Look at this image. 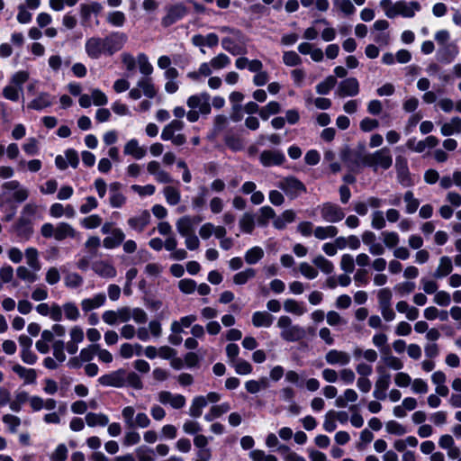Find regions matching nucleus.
I'll use <instances>...</instances> for the list:
<instances>
[{"mask_svg": "<svg viewBox=\"0 0 461 461\" xmlns=\"http://www.w3.org/2000/svg\"><path fill=\"white\" fill-rule=\"evenodd\" d=\"M13 228L21 241L28 240L33 232L32 221L24 220L20 217Z\"/></svg>", "mask_w": 461, "mask_h": 461, "instance_id": "nucleus-23", "label": "nucleus"}, {"mask_svg": "<svg viewBox=\"0 0 461 461\" xmlns=\"http://www.w3.org/2000/svg\"><path fill=\"white\" fill-rule=\"evenodd\" d=\"M382 237L384 246L389 249L396 247L400 242V237L395 231H384Z\"/></svg>", "mask_w": 461, "mask_h": 461, "instance_id": "nucleus-62", "label": "nucleus"}, {"mask_svg": "<svg viewBox=\"0 0 461 461\" xmlns=\"http://www.w3.org/2000/svg\"><path fill=\"white\" fill-rule=\"evenodd\" d=\"M312 263L324 274H331L334 271V265L331 261L321 255L313 258Z\"/></svg>", "mask_w": 461, "mask_h": 461, "instance_id": "nucleus-47", "label": "nucleus"}, {"mask_svg": "<svg viewBox=\"0 0 461 461\" xmlns=\"http://www.w3.org/2000/svg\"><path fill=\"white\" fill-rule=\"evenodd\" d=\"M277 450L282 455L285 461H306L303 456L293 451L286 445L278 446Z\"/></svg>", "mask_w": 461, "mask_h": 461, "instance_id": "nucleus-49", "label": "nucleus"}, {"mask_svg": "<svg viewBox=\"0 0 461 461\" xmlns=\"http://www.w3.org/2000/svg\"><path fill=\"white\" fill-rule=\"evenodd\" d=\"M163 194L167 204L174 206L179 203L181 200L180 191L172 185H167L163 188Z\"/></svg>", "mask_w": 461, "mask_h": 461, "instance_id": "nucleus-40", "label": "nucleus"}, {"mask_svg": "<svg viewBox=\"0 0 461 461\" xmlns=\"http://www.w3.org/2000/svg\"><path fill=\"white\" fill-rule=\"evenodd\" d=\"M93 271L102 278H113L117 275L114 266L107 260H97L92 264Z\"/></svg>", "mask_w": 461, "mask_h": 461, "instance_id": "nucleus-19", "label": "nucleus"}, {"mask_svg": "<svg viewBox=\"0 0 461 461\" xmlns=\"http://www.w3.org/2000/svg\"><path fill=\"white\" fill-rule=\"evenodd\" d=\"M264 249L259 246H254L245 252L244 260L249 265H256L264 258Z\"/></svg>", "mask_w": 461, "mask_h": 461, "instance_id": "nucleus-36", "label": "nucleus"}, {"mask_svg": "<svg viewBox=\"0 0 461 461\" xmlns=\"http://www.w3.org/2000/svg\"><path fill=\"white\" fill-rule=\"evenodd\" d=\"M325 361L330 366H346L350 363L351 357L346 351L330 349L325 355Z\"/></svg>", "mask_w": 461, "mask_h": 461, "instance_id": "nucleus-18", "label": "nucleus"}, {"mask_svg": "<svg viewBox=\"0 0 461 461\" xmlns=\"http://www.w3.org/2000/svg\"><path fill=\"white\" fill-rule=\"evenodd\" d=\"M83 277L77 273H68L64 277V284L68 288H78L83 285Z\"/></svg>", "mask_w": 461, "mask_h": 461, "instance_id": "nucleus-55", "label": "nucleus"}, {"mask_svg": "<svg viewBox=\"0 0 461 461\" xmlns=\"http://www.w3.org/2000/svg\"><path fill=\"white\" fill-rule=\"evenodd\" d=\"M136 456L139 461H154V451L153 449L146 447L140 446L136 449Z\"/></svg>", "mask_w": 461, "mask_h": 461, "instance_id": "nucleus-64", "label": "nucleus"}, {"mask_svg": "<svg viewBox=\"0 0 461 461\" xmlns=\"http://www.w3.org/2000/svg\"><path fill=\"white\" fill-rule=\"evenodd\" d=\"M36 312L41 316H49L54 321L62 320L61 307L52 303L50 305L46 303H41L36 306Z\"/></svg>", "mask_w": 461, "mask_h": 461, "instance_id": "nucleus-20", "label": "nucleus"}, {"mask_svg": "<svg viewBox=\"0 0 461 461\" xmlns=\"http://www.w3.org/2000/svg\"><path fill=\"white\" fill-rule=\"evenodd\" d=\"M452 270H453L452 259L447 256H442L439 258L438 267L436 268V270L433 273V277L435 279L444 278V277L447 276L448 275H450Z\"/></svg>", "mask_w": 461, "mask_h": 461, "instance_id": "nucleus-28", "label": "nucleus"}, {"mask_svg": "<svg viewBox=\"0 0 461 461\" xmlns=\"http://www.w3.org/2000/svg\"><path fill=\"white\" fill-rule=\"evenodd\" d=\"M284 309L285 312L294 313L298 316H301L306 312V309L303 306V304L294 299H286L284 303Z\"/></svg>", "mask_w": 461, "mask_h": 461, "instance_id": "nucleus-48", "label": "nucleus"}, {"mask_svg": "<svg viewBox=\"0 0 461 461\" xmlns=\"http://www.w3.org/2000/svg\"><path fill=\"white\" fill-rule=\"evenodd\" d=\"M106 296L104 293L95 294L93 297L85 298L81 301V308L84 312H89L104 305Z\"/></svg>", "mask_w": 461, "mask_h": 461, "instance_id": "nucleus-24", "label": "nucleus"}, {"mask_svg": "<svg viewBox=\"0 0 461 461\" xmlns=\"http://www.w3.org/2000/svg\"><path fill=\"white\" fill-rule=\"evenodd\" d=\"M106 21L113 26L122 27L126 21L124 13L121 11L110 12L107 14Z\"/></svg>", "mask_w": 461, "mask_h": 461, "instance_id": "nucleus-52", "label": "nucleus"}, {"mask_svg": "<svg viewBox=\"0 0 461 461\" xmlns=\"http://www.w3.org/2000/svg\"><path fill=\"white\" fill-rule=\"evenodd\" d=\"M102 217L98 214L89 215L81 221V225L87 230L99 227L102 224Z\"/></svg>", "mask_w": 461, "mask_h": 461, "instance_id": "nucleus-63", "label": "nucleus"}, {"mask_svg": "<svg viewBox=\"0 0 461 461\" xmlns=\"http://www.w3.org/2000/svg\"><path fill=\"white\" fill-rule=\"evenodd\" d=\"M96 350H98V344H91L82 348L78 356L82 359L83 363H89L96 355Z\"/></svg>", "mask_w": 461, "mask_h": 461, "instance_id": "nucleus-58", "label": "nucleus"}, {"mask_svg": "<svg viewBox=\"0 0 461 461\" xmlns=\"http://www.w3.org/2000/svg\"><path fill=\"white\" fill-rule=\"evenodd\" d=\"M25 258L28 266L34 271L41 269L39 252L37 249L30 247L25 249Z\"/></svg>", "mask_w": 461, "mask_h": 461, "instance_id": "nucleus-43", "label": "nucleus"}, {"mask_svg": "<svg viewBox=\"0 0 461 461\" xmlns=\"http://www.w3.org/2000/svg\"><path fill=\"white\" fill-rule=\"evenodd\" d=\"M322 220L326 222L336 223L345 217L344 210L337 203L326 202L317 207Z\"/></svg>", "mask_w": 461, "mask_h": 461, "instance_id": "nucleus-8", "label": "nucleus"}, {"mask_svg": "<svg viewBox=\"0 0 461 461\" xmlns=\"http://www.w3.org/2000/svg\"><path fill=\"white\" fill-rule=\"evenodd\" d=\"M98 382L103 386L122 387L125 385V371L119 369L104 375L98 378Z\"/></svg>", "mask_w": 461, "mask_h": 461, "instance_id": "nucleus-16", "label": "nucleus"}, {"mask_svg": "<svg viewBox=\"0 0 461 461\" xmlns=\"http://www.w3.org/2000/svg\"><path fill=\"white\" fill-rule=\"evenodd\" d=\"M275 216L276 212L270 206H263L259 210L258 222L259 225L266 226L267 221L271 219H274Z\"/></svg>", "mask_w": 461, "mask_h": 461, "instance_id": "nucleus-60", "label": "nucleus"}, {"mask_svg": "<svg viewBox=\"0 0 461 461\" xmlns=\"http://www.w3.org/2000/svg\"><path fill=\"white\" fill-rule=\"evenodd\" d=\"M395 168L400 184L402 185H409L410 177L407 159L401 156L397 157L395 160Z\"/></svg>", "mask_w": 461, "mask_h": 461, "instance_id": "nucleus-27", "label": "nucleus"}, {"mask_svg": "<svg viewBox=\"0 0 461 461\" xmlns=\"http://www.w3.org/2000/svg\"><path fill=\"white\" fill-rule=\"evenodd\" d=\"M186 105L189 108L186 113L188 122H195L200 116H207L211 113V95L207 92L192 95L187 98Z\"/></svg>", "mask_w": 461, "mask_h": 461, "instance_id": "nucleus-2", "label": "nucleus"}, {"mask_svg": "<svg viewBox=\"0 0 461 461\" xmlns=\"http://www.w3.org/2000/svg\"><path fill=\"white\" fill-rule=\"evenodd\" d=\"M240 228L242 232L245 233H252L255 228V221L253 214L249 212H246L242 215V217L240 219Z\"/></svg>", "mask_w": 461, "mask_h": 461, "instance_id": "nucleus-50", "label": "nucleus"}, {"mask_svg": "<svg viewBox=\"0 0 461 461\" xmlns=\"http://www.w3.org/2000/svg\"><path fill=\"white\" fill-rule=\"evenodd\" d=\"M420 5L416 2H405V1H397L395 2V12L394 17L401 15L404 18H412L415 16L416 13L420 11Z\"/></svg>", "mask_w": 461, "mask_h": 461, "instance_id": "nucleus-15", "label": "nucleus"}, {"mask_svg": "<svg viewBox=\"0 0 461 461\" xmlns=\"http://www.w3.org/2000/svg\"><path fill=\"white\" fill-rule=\"evenodd\" d=\"M241 44H244L243 36L240 41H239L236 36L225 37L221 40V47L223 50L233 56L244 54L246 52L245 47L241 46Z\"/></svg>", "mask_w": 461, "mask_h": 461, "instance_id": "nucleus-21", "label": "nucleus"}, {"mask_svg": "<svg viewBox=\"0 0 461 461\" xmlns=\"http://www.w3.org/2000/svg\"><path fill=\"white\" fill-rule=\"evenodd\" d=\"M61 307V313L64 312L65 318L71 321H76L80 317L79 310L73 302L65 303Z\"/></svg>", "mask_w": 461, "mask_h": 461, "instance_id": "nucleus-44", "label": "nucleus"}, {"mask_svg": "<svg viewBox=\"0 0 461 461\" xmlns=\"http://www.w3.org/2000/svg\"><path fill=\"white\" fill-rule=\"evenodd\" d=\"M185 122L182 120H172L162 130L160 138L170 140L175 146H182L186 142V137L180 131L184 129Z\"/></svg>", "mask_w": 461, "mask_h": 461, "instance_id": "nucleus-5", "label": "nucleus"}, {"mask_svg": "<svg viewBox=\"0 0 461 461\" xmlns=\"http://www.w3.org/2000/svg\"><path fill=\"white\" fill-rule=\"evenodd\" d=\"M338 233L339 230L334 225L317 226L313 231L314 237L320 240L335 238Z\"/></svg>", "mask_w": 461, "mask_h": 461, "instance_id": "nucleus-34", "label": "nucleus"}, {"mask_svg": "<svg viewBox=\"0 0 461 461\" xmlns=\"http://www.w3.org/2000/svg\"><path fill=\"white\" fill-rule=\"evenodd\" d=\"M16 275L21 280L31 284L38 280L37 274L31 271L29 268L23 266H20L17 267Z\"/></svg>", "mask_w": 461, "mask_h": 461, "instance_id": "nucleus-54", "label": "nucleus"}, {"mask_svg": "<svg viewBox=\"0 0 461 461\" xmlns=\"http://www.w3.org/2000/svg\"><path fill=\"white\" fill-rule=\"evenodd\" d=\"M151 215L148 210H142L139 213L130 217L127 220V224L131 230L141 233L145 230L149 224Z\"/></svg>", "mask_w": 461, "mask_h": 461, "instance_id": "nucleus-13", "label": "nucleus"}, {"mask_svg": "<svg viewBox=\"0 0 461 461\" xmlns=\"http://www.w3.org/2000/svg\"><path fill=\"white\" fill-rule=\"evenodd\" d=\"M376 372L378 373V376L375 383L373 396L376 400L384 401L387 396L386 391L391 384V375L386 371L384 366H377Z\"/></svg>", "mask_w": 461, "mask_h": 461, "instance_id": "nucleus-9", "label": "nucleus"}, {"mask_svg": "<svg viewBox=\"0 0 461 461\" xmlns=\"http://www.w3.org/2000/svg\"><path fill=\"white\" fill-rule=\"evenodd\" d=\"M276 325L281 330L280 337L285 341H299L305 336L304 329L299 325H294L289 316H280Z\"/></svg>", "mask_w": 461, "mask_h": 461, "instance_id": "nucleus-4", "label": "nucleus"}, {"mask_svg": "<svg viewBox=\"0 0 461 461\" xmlns=\"http://www.w3.org/2000/svg\"><path fill=\"white\" fill-rule=\"evenodd\" d=\"M392 292L389 288H382L377 292V300L379 303V308H384L386 306H390L392 301Z\"/></svg>", "mask_w": 461, "mask_h": 461, "instance_id": "nucleus-61", "label": "nucleus"}, {"mask_svg": "<svg viewBox=\"0 0 461 461\" xmlns=\"http://www.w3.org/2000/svg\"><path fill=\"white\" fill-rule=\"evenodd\" d=\"M230 64V59L224 53H220L210 60V65L215 70L227 68Z\"/></svg>", "mask_w": 461, "mask_h": 461, "instance_id": "nucleus-53", "label": "nucleus"}, {"mask_svg": "<svg viewBox=\"0 0 461 461\" xmlns=\"http://www.w3.org/2000/svg\"><path fill=\"white\" fill-rule=\"evenodd\" d=\"M137 86L140 89L141 94L147 98L152 99L158 94V90L150 77H140L137 82Z\"/></svg>", "mask_w": 461, "mask_h": 461, "instance_id": "nucleus-29", "label": "nucleus"}, {"mask_svg": "<svg viewBox=\"0 0 461 461\" xmlns=\"http://www.w3.org/2000/svg\"><path fill=\"white\" fill-rule=\"evenodd\" d=\"M259 161L264 167L280 166L285 161V156L281 150H263L259 156Z\"/></svg>", "mask_w": 461, "mask_h": 461, "instance_id": "nucleus-14", "label": "nucleus"}, {"mask_svg": "<svg viewBox=\"0 0 461 461\" xmlns=\"http://www.w3.org/2000/svg\"><path fill=\"white\" fill-rule=\"evenodd\" d=\"M137 64L139 66L140 72L143 77H150V75L153 73V66L149 62L148 56L145 53L138 54Z\"/></svg>", "mask_w": 461, "mask_h": 461, "instance_id": "nucleus-42", "label": "nucleus"}, {"mask_svg": "<svg viewBox=\"0 0 461 461\" xmlns=\"http://www.w3.org/2000/svg\"><path fill=\"white\" fill-rule=\"evenodd\" d=\"M277 186L283 190L290 199H295L306 193L304 184L294 176L285 177L279 181Z\"/></svg>", "mask_w": 461, "mask_h": 461, "instance_id": "nucleus-10", "label": "nucleus"}, {"mask_svg": "<svg viewBox=\"0 0 461 461\" xmlns=\"http://www.w3.org/2000/svg\"><path fill=\"white\" fill-rule=\"evenodd\" d=\"M125 240V234L120 228H113L111 236H107L103 240V245L107 249H113L119 247Z\"/></svg>", "mask_w": 461, "mask_h": 461, "instance_id": "nucleus-25", "label": "nucleus"}, {"mask_svg": "<svg viewBox=\"0 0 461 461\" xmlns=\"http://www.w3.org/2000/svg\"><path fill=\"white\" fill-rule=\"evenodd\" d=\"M337 84V78L334 76H328L323 81L316 86V92L319 95H328Z\"/></svg>", "mask_w": 461, "mask_h": 461, "instance_id": "nucleus-46", "label": "nucleus"}, {"mask_svg": "<svg viewBox=\"0 0 461 461\" xmlns=\"http://www.w3.org/2000/svg\"><path fill=\"white\" fill-rule=\"evenodd\" d=\"M122 416L128 429H146L151 421L145 412H139L135 415V409L132 406H126L122 411Z\"/></svg>", "mask_w": 461, "mask_h": 461, "instance_id": "nucleus-6", "label": "nucleus"}, {"mask_svg": "<svg viewBox=\"0 0 461 461\" xmlns=\"http://www.w3.org/2000/svg\"><path fill=\"white\" fill-rule=\"evenodd\" d=\"M54 101V97L51 96L50 94L46 92H42L39 94L37 97H35L33 100H32L29 104L28 108L33 109L36 111H41L44 108H47L52 104Z\"/></svg>", "mask_w": 461, "mask_h": 461, "instance_id": "nucleus-30", "label": "nucleus"}, {"mask_svg": "<svg viewBox=\"0 0 461 461\" xmlns=\"http://www.w3.org/2000/svg\"><path fill=\"white\" fill-rule=\"evenodd\" d=\"M256 270L252 267H247L244 270L238 272L233 276V283L238 285H242L256 276Z\"/></svg>", "mask_w": 461, "mask_h": 461, "instance_id": "nucleus-41", "label": "nucleus"}, {"mask_svg": "<svg viewBox=\"0 0 461 461\" xmlns=\"http://www.w3.org/2000/svg\"><path fill=\"white\" fill-rule=\"evenodd\" d=\"M281 111V105L278 102L271 101L259 110V116L267 121L271 115L277 114Z\"/></svg>", "mask_w": 461, "mask_h": 461, "instance_id": "nucleus-45", "label": "nucleus"}, {"mask_svg": "<svg viewBox=\"0 0 461 461\" xmlns=\"http://www.w3.org/2000/svg\"><path fill=\"white\" fill-rule=\"evenodd\" d=\"M381 359L389 369L398 371L403 368V362L399 357L392 355L389 348L383 354Z\"/></svg>", "mask_w": 461, "mask_h": 461, "instance_id": "nucleus-38", "label": "nucleus"}, {"mask_svg": "<svg viewBox=\"0 0 461 461\" xmlns=\"http://www.w3.org/2000/svg\"><path fill=\"white\" fill-rule=\"evenodd\" d=\"M78 231H77V230L68 222L61 221L55 225L54 240L57 241H62L68 238L76 239Z\"/></svg>", "mask_w": 461, "mask_h": 461, "instance_id": "nucleus-22", "label": "nucleus"}, {"mask_svg": "<svg viewBox=\"0 0 461 461\" xmlns=\"http://www.w3.org/2000/svg\"><path fill=\"white\" fill-rule=\"evenodd\" d=\"M12 370L24 381L26 384H32L36 382L37 373L32 368H26L20 364L13 366Z\"/></svg>", "mask_w": 461, "mask_h": 461, "instance_id": "nucleus-31", "label": "nucleus"}, {"mask_svg": "<svg viewBox=\"0 0 461 461\" xmlns=\"http://www.w3.org/2000/svg\"><path fill=\"white\" fill-rule=\"evenodd\" d=\"M361 162L374 171L387 170L393 165V155L388 147H383L373 153L365 154L361 158Z\"/></svg>", "mask_w": 461, "mask_h": 461, "instance_id": "nucleus-3", "label": "nucleus"}, {"mask_svg": "<svg viewBox=\"0 0 461 461\" xmlns=\"http://www.w3.org/2000/svg\"><path fill=\"white\" fill-rule=\"evenodd\" d=\"M299 271L305 278L309 280L315 279L319 275L317 268L307 262L300 263Z\"/></svg>", "mask_w": 461, "mask_h": 461, "instance_id": "nucleus-59", "label": "nucleus"}, {"mask_svg": "<svg viewBox=\"0 0 461 461\" xmlns=\"http://www.w3.org/2000/svg\"><path fill=\"white\" fill-rule=\"evenodd\" d=\"M274 316L266 311H258L252 314V324L256 328H268L274 321Z\"/></svg>", "mask_w": 461, "mask_h": 461, "instance_id": "nucleus-32", "label": "nucleus"}, {"mask_svg": "<svg viewBox=\"0 0 461 461\" xmlns=\"http://www.w3.org/2000/svg\"><path fill=\"white\" fill-rule=\"evenodd\" d=\"M207 194H208L207 187L204 185L200 186L197 195H195L192 199L193 208L194 209H202L206 203Z\"/></svg>", "mask_w": 461, "mask_h": 461, "instance_id": "nucleus-56", "label": "nucleus"}, {"mask_svg": "<svg viewBox=\"0 0 461 461\" xmlns=\"http://www.w3.org/2000/svg\"><path fill=\"white\" fill-rule=\"evenodd\" d=\"M359 91L358 80L356 77H348L339 83L335 94L339 98H345L356 96Z\"/></svg>", "mask_w": 461, "mask_h": 461, "instance_id": "nucleus-12", "label": "nucleus"}, {"mask_svg": "<svg viewBox=\"0 0 461 461\" xmlns=\"http://www.w3.org/2000/svg\"><path fill=\"white\" fill-rule=\"evenodd\" d=\"M221 396L216 392H210L207 395H198L194 397L189 407L188 414L190 417L197 419L203 413V409L208 403H216L221 400Z\"/></svg>", "mask_w": 461, "mask_h": 461, "instance_id": "nucleus-7", "label": "nucleus"}, {"mask_svg": "<svg viewBox=\"0 0 461 461\" xmlns=\"http://www.w3.org/2000/svg\"><path fill=\"white\" fill-rule=\"evenodd\" d=\"M52 349H53V356L56 358L57 361L59 363H63L67 357L64 352L65 349V342L61 339L54 340L52 342Z\"/></svg>", "mask_w": 461, "mask_h": 461, "instance_id": "nucleus-57", "label": "nucleus"}, {"mask_svg": "<svg viewBox=\"0 0 461 461\" xmlns=\"http://www.w3.org/2000/svg\"><path fill=\"white\" fill-rule=\"evenodd\" d=\"M126 41V35L120 32H111L105 37L93 36L86 41L85 50L92 59L111 57L123 48Z\"/></svg>", "mask_w": 461, "mask_h": 461, "instance_id": "nucleus-1", "label": "nucleus"}, {"mask_svg": "<svg viewBox=\"0 0 461 461\" xmlns=\"http://www.w3.org/2000/svg\"><path fill=\"white\" fill-rule=\"evenodd\" d=\"M440 132L443 136H450L461 132V118L453 117L448 122L442 124Z\"/></svg>", "mask_w": 461, "mask_h": 461, "instance_id": "nucleus-35", "label": "nucleus"}, {"mask_svg": "<svg viewBox=\"0 0 461 461\" xmlns=\"http://www.w3.org/2000/svg\"><path fill=\"white\" fill-rule=\"evenodd\" d=\"M123 153L135 159H141L146 156L147 151L144 147L140 146L138 140L131 139L124 145Z\"/></svg>", "mask_w": 461, "mask_h": 461, "instance_id": "nucleus-26", "label": "nucleus"}, {"mask_svg": "<svg viewBox=\"0 0 461 461\" xmlns=\"http://www.w3.org/2000/svg\"><path fill=\"white\" fill-rule=\"evenodd\" d=\"M403 200L406 203L405 212L409 214L414 213L420 205V201L414 197L412 191L405 192Z\"/></svg>", "mask_w": 461, "mask_h": 461, "instance_id": "nucleus-51", "label": "nucleus"}, {"mask_svg": "<svg viewBox=\"0 0 461 461\" xmlns=\"http://www.w3.org/2000/svg\"><path fill=\"white\" fill-rule=\"evenodd\" d=\"M187 14V8L183 4H176L166 8V14L161 19L164 27H169Z\"/></svg>", "mask_w": 461, "mask_h": 461, "instance_id": "nucleus-11", "label": "nucleus"}, {"mask_svg": "<svg viewBox=\"0 0 461 461\" xmlns=\"http://www.w3.org/2000/svg\"><path fill=\"white\" fill-rule=\"evenodd\" d=\"M197 320L196 315L191 314L182 317L179 321L171 323L170 330L173 333H181L183 328H188Z\"/></svg>", "mask_w": 461, "mask_h": 461, "instance_id": "nucleus-39", "label": "nucleus"}, {"mask_svg": "<svg viewBox=\"0 0 461 461\" xmlns=\"http://www.w3.org/2000/svg\"><path fill=\"white\" fill-rule=\"evenodd\" d=\"M194 221L190 216H184L177 220L176 223V230L182 237H185L193 233Z\"/></svg>", "mask_w": 461, "mask_h": 461, "instance_id": "nucleus-37", "label": "nucleus"}, {"mask_svg": "<svg viewBox=\"0 0 461 461\" xmlns=\"http://www.w3.org/2000/svg\"><path fill=\"white\" fill-rule=\"evenodd\" d=\"M158 400L161 404H169L174 409H181L185 405L186 399L182 394H174L168 391H161L158 394Z\"/></svg>", "mask_w": 461, "mask_h": 461, "instance_id": "nucleus-17", "label": "nucleus"}, {"mask_svg": "<svg viewBox=\"0 0 461 461\" xmlns=\"http://www.w3.org/2000/svg\"><path fill=\"white\" fill-rule=\"evenodd\" d=\"M85 420L89 427H105L109 424V417L102 412H88Z\"/></svg>", "mask_w": 461, "mask_h": 461, "instance_id": "nucleus-33", "label": "nucleus"}]
</instances>
